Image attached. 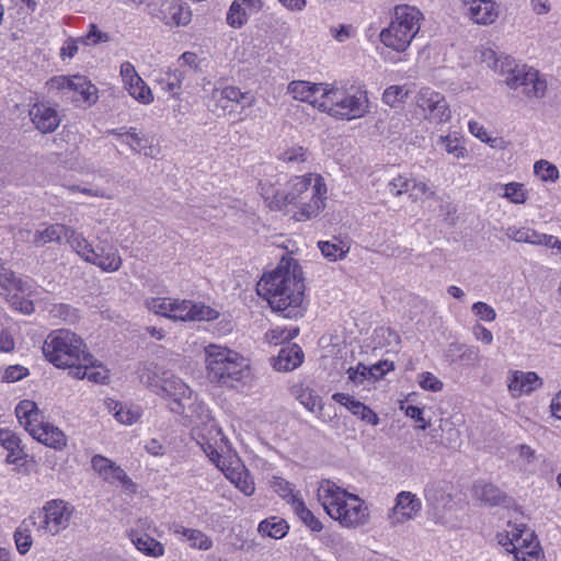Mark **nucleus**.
<instances>
[{"mask_svg": "<svg viewBox=\"0 0 561 561\" xmlns=\"http://www.w3.org/2000/svg\"><path fill=\"white\" fill-rule=\"evenodd\" d=\"M257 294L285 318L301 316L305 295L302 270L293 257H282L277 267L265 273L256 284Z\"/></svg>", "mask_w": 561, "mask_h": 561, "instance_id": "1", "label": "nucleus"}, {"mask_svg": "<svg viewBox=\"0 0 561 561\" xmlns=\"http://www.w3.org/2000/svg\"><path fill=\"white\" fill-rule=\"evenodd\" d=\"M480 60L501 76H505V84L511 89L522 88L527 98L541 99L547 92V81L539 72L526 65L519 66L507 55H497L492 48L480 49Z\"/></svg>", "mask_w": 561, "mask_h": 561, "instance_id": "2", "label": "nucleus"}, {"mask_svg": "<svg viewBox=\"0 0 561 561\" xmlns=\"http://www.w3.org/2000/svg\"><path fill=\"white\" fill-rule=\"evenodd\" d=\"M207 376L211 382L233 387L250 374L245 358L237 352L210 344L205 348Z\"/></svg>", "mask_w": 561, "mask_h": 561, "instance_id": "3", "label": "nucleus"}, {"mask_svg": "<svg viewBox=\"0 0 561 561\" xmlns=\"http://www.w3.org/2000/svg\"><path fill=\"white\" fill-rule=\"evenodd\" d=\"M319 110L339 119H356L369 112L367 91L360 88H330L323 92Z\"/></svg>", "mask_w": 561, "mask_h": 561, "instance_id": "4", "label": "nucleus"}, {"mask_svg": "<svg viewBox=\"0 0 561 561\" xmlns=\"http://www.w3.org/2000/svg\"><path fill=\"white\" fill-rule=\"evenodd\" d=\"M422 16L414 7L397 5L389 26L380 32V41L396 51H404L419 33Z\"/></svg>", "mask_w": 561, "mask_h": 561, "instance_id": "5", "label": "nucleus"}, {"mask_svg": "<svg viewBox=\"0 0 561 561\" xmlns=\"http://www.w3.org/2000/svg\"><path fill=\"white\" fill-rule=\"evenodd\" d=\"M85 352L82 339L69 330H57L47 335L43 354L56 367L71 366Z\"/></svg>", "mask_w": 561, "mask_h": 561, "instance_id": "6", "label": "nucleus"}, {"mask_svg": "<svg viewBox=\"0 0 561 561\" xmlns=\"http://www.w3.org/2000/svg\"><path fill=\"white\" fill-rule=\"evenodd\" d=\"M72 511V506L64 500H50L41 511L31 515H36L37 531L57 535L69 526Z\"/></svg>", "mask_w": 561, "mask_h": 561, "instance_id": "7", "label": "nucleus"}, {"mask_svg": "<svg viewBox=\"0 0 561 561\" xmlns=\"http://www.w3.org/2000/svg\"><path fill=\"white\" fill-rule=\"evenodd\" d=\"M316 194H327V185L322 176L308 174L291 180L288 190L277 192L275 198L280 206H288L296 205Z\"/></svg>", "mask_w": 561, "mask_h": 561, "instance_id": "8", "label": "nucleus"}, {"mask_svg": "<svg viewBox=\"0 0 561 561\" xmlns=\"http://www.w3.org/2000/svg\"><path fill=\"white\" fill-rule=\"evenodd\" d=\"M147 13L165 25H186L191 22V11L181 0H150L146 2Z\"/></svg>", "mask_w": 561, "mask_h": 561, "instance_id": "9", "label": "nucleus"}, {"mask_svg": "<svg viewBox=\"0 0 561 561\" xmlns=\"http://www.w3.org/2000/svg\"><path fill=\"white\" fill-rule=\"evenodd\" d=\"M219 317V312L204 304L192 300L172 299L169 319L181 321H210Z\"/></svg>", "mask_w": 561, "mask_h": 561, "instance_id": "10", "label": "nucleus"}, {"mask_svg": "<svg viewBox=\"0 0 561 561\" xmlns=\"http://www.w3.org/2000/svg\"><path fill=\"white\" fill-rule=\"evenodd\" d=\"M157 393L172 400L170 410L173 413L183 414L185 412V401L191 399L192 390L180 378L164 374Z\"/></svg>", "mask_w": 561, "mask_h": 561, "instance_id": "11", "label": "nucleus"}, {"mask_svg": "<svg viewBox=\"0 0 561 561\" xmlns=\"http://www.w3.org/2000/svg\"><path fill=\"white\" fill-rule=\"evenodd\" d=\"M91 465L93 470L96 471L104 481L112 484L118 482L126 492L136 493L137 485L127 476L125 470L112 460L101 455H95L91 460Z\"/></svg>", "mask_w": 561, "mask_h": 561, "instance_id": "12", "label": "nucleus"}, {"mask_svg": "<svg viewBox=\"0 0 561 561\" xmlns=\"http://www.w3.org/2000/svg\"><path fill=\"white\" fill-rule=\"evenodd\" d=\"M351 494L330 480H323L318 489V500L327 514L333 519L341 516L343 504Z\"/></svg>", "mask_w": 561, "mask_h": 561, "instance_id": "13", "label": "nucleus"}, {"mask_svg": "<svg viewBox=\"0 0 561 561\" xmlns=\"http://www.w3.org/2000/svg\"><path fill=\"white\" fill-rule=\"evenodd\" d=\"M92 254L95 259L88 262L99 266L104 272H116L122 266V257L117 249L106 240L99 238L98 243L92 244Z\"/></svg>", "mask_w": 561, "mask_h": 561, "instance_id": "14", "label": "nucleus"}, {"mask_svg": "<svg viewBox=\"0 0 561 561\" xmlns=\"http://www.w3.org/2000/svg\"><path fill=\"white\" fill-rule=\"evenodd\" d=\"M425 500L434 514L444 512L453 501V485L447 481H434L424 490Z\"/></svg>", "mask_w": 561, "mask_h": 561, "instance_id": "15", "label": "nucleus"}, {"mask_svg": "<svg viewBox=\"0 0 561 561\" xmlns=\"http://www.w3.org/2000/svg\"><path fill=\"white\" fill-rule=\"evenodd\" d=\"M325 83H311L308 81H291L288 84V92L295 100L307 102L319 108L323 100V92L329 91Z\"/></svg>", "mask_w": 561, "mask_h": 561, "instance_id": "16", "label": "nucleus"}, {"mask_svg": "<svg viewBox=\"0 0 561 561\" xmlns=\"http://www.w3.org/2000/svg\"><path fill=\"white\" fill-rule=\"evenodd\" d=\"M368 508L364 502L355 494L348 495L341 510V516L335 517L343 526L355 527L364 525L368 520Z\"/></svg>", "mask_w": 561, "mask_h": 561, "instance_id": "17", "label": "nucleus"}, {"mask_svg": "<svg viewBox=\"0 0 561 561\" xmlns=\"http://www.w3.org/2000/svg\"><path fill=\"white\" fill-rule=\"evenodd\" d=\"M28 115L36 129L43 134L55 131L60 124L57 110L46 103H35Z\"/></svg>", "mask_w": 561, "mask_h": 561, "instance_id": "18", "label": "nucleus"}, {"mask_svg": "<svg viewBox=\"0 0 561 561\" xmlns=\"http://www.w3.org/2000/svg\"><path fill=\"white\" fill-rule=\"evenodd\" d=\"M421 501L415 494L402 491L397 495L391 518L393 523H403L413 518L421 511Z\"/></svg>", "mask_w": 561, "mask_h": 561, "instance_id": "19", "label": "nucleus"}, {"mask_svg": "<svg viewBox=\"0 0 561 561\" xmlns=\"http://www.w3.org/2000/svg\"><path fill=\"white\" fill-rule=\"evenodd\" d=\"M332 399L344 405L350 412H352L355 416L359 417L362 421L367 422L370 425L379 424V416L375 413L369 407L365 405L363 402L354 399L352 396L343 392H335L332 396Z\"/></svg>", "mask_w": 561, "mask_h": 561, "instance_id": "20", "label": "nucleus"}, {"mask_svg": "<svg viewBox=\"0 0 561 561\" xmlns=\"http://www.w3.org/2000/svg\"><path fill=\"white\" fill-rule=\"evenodd\" d=\"M542 386L541 378L534 371H514L508 382V390L513 397L530 393Z\"/></svg>", "mask_w": 561, "mask_h": 561, "instance_id": "21", "label": "nucleus"}, {"mask_svg": "<svg viewBox=\"0 0 561 561\" xmlns=\"http://www.w3.org/2000/svg\"><path fill=\"white\" fill-rule=\"evenodd\" d=\"M473 496L490 506H508L512 499L502 492L496 485L478 481L472 488Z\"/></svg>", "mask_w": 561, "mask_h": 561, "instance_id": "22", "label": "nucleus"}, {"mask_svg": "<svg viewBox=\"0 0 561 561\" xmlns=\"http://www.w3.org/2000/svg\"><path fill=\"white\" fill-rule=\"evenodd\" d=\"M467 7V14L478 24H491L497 18L491 0H461Z\"/></svg>", "mask_w": 561, "mask_h": 561, "instance_id": "23", "label": "nucleus"}, {"mask_svg": "<svg viewBox=\"0 0 561 561\" xmlns=\"http://www.w3.org/2000/svg\"><path fill=\"white\" fill-rule=\"evenodd\" d=\"M30 434L39 443H43L46 446L53 447L55 449H61L64 446H66L65 434L58 427L48 423H38L35 428H31Z\"/></svg>", "mask_w": 561, "mask_h": 561, "instance_id": "24", "label": "nucleus"}, {"mask_svg": "<svg viewBox=\"0 0 561 561\" xmlns=\"http://www.w3.org/2000/svg\"><path fill=\"white\" fill-rule=\"evenodd\" d=\"M304 352L298 344H288L282 347L274 359V368L278 371H290L301 365Z\"/></svg>", "mask_w": 561, "mask_h": 561, "instance_id": "25", "label": "nucleus"}, {"mask_svg": "<svg viewBox=\"0 0 561 561\" xmlns=\"http://www.w3.org/2000/svg\"><path fill=\"white\" fill-rule=\"evenodd\" d=\"M445 356L450 364L462 363L467 366H474L480 360L478 348L456 342L448 344Z\"/></svg>", "mask_w": 561, "mask_h": 561, "instance_id": "26", "label": "nucleus"}, {"mask_svg": "<svg viewBox=\"0 0 561 561\" xmlns=\"http://www.w3.org/2000/svg\"><path fill=\"white\" fill-rule=\"evenodd\" d=\"M375 127L377 128L379 135L385 136L386 138L398 139L405 133L410 125L405 115L401 113H394L389 117L387 123L382 119H379Z\"/></svg>", "mask_w": 561, "mask_h": 561, "instance_id": "27", "label": "nucleus"}, {"mask_svg": "<svg viewBox=\"0 0 561 561\" xmlns=\"http://www.w3.org/2000/svg\"><path fill=\"white\" fill-rule=\"evenodd\" d=\"M327 194L310 195L308 199L297 203L298 210L293 215V218L297 221H307L317 217L320 211L325 207Z\"/></svg>", "mask_w": 561, "mask_h": 561, "instance_id": "28", "label": "nucleus"}, {"mask_svg": "<svg viewBox=\"0 0 561 561\" xmlns=\"http://www.w3.org/2000/svg\"><path fill=\"white\" fill-rule=\"evenodd\" d=\"M243 4L250 10L259 11L262 8L261 0H242V2L233 1L227 13V23L232 27H241L248 21V14Z\"/></svg>", "mask_w": 561, "mask_h": 561, "instance_id": "29", "label": "nucleus"}, {"mask_svg": "<svg viewBox=\"0 0 561 561\" xmlns=\"http://www.w3.org/2000/svg\"><path fill=\"white\" fill-rule=\"evenodd\" d=\"M20 442L19 436L14 432L8 428L0 430V445L9 451L5 458L7 463H19L23 458L24 451L20 446Z\"/></svg>", "mask_w": 561, "mask_h": 561, "instance_id": "30", "label": "nucleus"}, {"mask_svg": "<svg viewBox=\"0 0 561 561\" xmlns=\"http://www.w3.org/2000/svg\"><path fill=\"white\" fill-rule=\"evenodd\" d=\"M170 530L180 535L188 541L190 546L193 548H198L201 550H208L213 546V541L209 537H207L204 533L197 529H190L180 524H173L170 527Z\"/></svg>", "mask_w": 561, "mask_h": 561, "instance_id": "31", "label": "nucleus"}, {"mask_svg": "<svg viewBox=\"0 0 561 561\" xmlns=\"http://www.w3.org/2000/svg\"><path fill=\"white\" fill-rule=\"evenodd\" d=\"M15 414L21 425L31 433V428H35L39 421V410L35 402L30 400L21 401L15 408Z\"/></svg>", "mask_w": 561, "mask_h": 561, "instance_id": "32", "label": "nucleus"}, {"mask_svg": "<svg viewBox=\"0 0 561 561\" xmlns=\"http://www.w3.org/2000/svg\"><path fill=\"white\" fill-rule=\"evenodd\" d=\"M31 527L37 528L36 515L25 518L14 533L15 546L21 554H25L32 546Z\"/></svg>", "mask_w": 561, "mask_h": 561, "instance_id": "33", "label": "nucleus"}, {"mask_svg": "<svg viewBox=\"0 0 561 561\" xmlns=\"http://www.w3.org/2000/svg\"><path fill=\"white\" fill-rule=\"evenodd\" d=\"M318 248L322 255L331 262L342 260L350 252V244L346 241L334 237L330 241H319Z\"/></svg>", "mask_w": 561, "mask_h": 561, "instance_id": "34", "label": "nucleus"}, {"mask_svg": "<svg viewBox=\"0 0 561 561\" xmlns=\"http://www.w3.org/2000/svg\"><path fill=\"white\" fill-rule=\"evenodd\" d=\"M68 91L78 93L84 103L91 105L96 101L98 89L82 76H72Z\"/></svg>", "mask_w": 561, "mask_h": 561, "instance_id": "35", "label": "nucleus"}, {"mask_svg": "<svg viewBox=\"0 0 561 561\" xmlns=\"http://www.w3.org/2000/svg\"><path fill=\"white\" fill-rule=\"evenodd\" d=\"M69 229L65 225H50L44 230H37L34 234L33 242L36 245H44L48 242H60L69 233Z\"/></svg>", "mask_w": 561, "mask_h": 561, "instance_id": "36", "label": "nucleus"}, {"mask_svg": "<svg viewBox=\"0 0 561 561\" xmlns=\"http://www.w3.org/2000/svg\"><path fill=\"white\" fill-rule=\"evenodd\" d=\"M289 526L283 518L272 516L259 524V533L274 539H280L288 533Z\"/></svg>", "mask_w": 561, "mask_h": 561, "instance_id": "37", "label": "nucleus"}, {"mask_svg": "<svg viewBox=\"0 0 561 561\" xmlns=\"http://www.w3.org/2000/svg\"><path fill=\"white\" fill-rule=\"evenodd\" d=\"M291 508L300 520L309 527L312 531H320L323 528L322 523L313 515V513L306 506L300 497L291 496Z\"/></svg>", "mask_w": 561, "mask_h": 561, "instance_id": "38", "label": "nucleus"}, {"mask_svg": "<svg viewBox=\"0 0 561 561\" xmlns=\"http://www.w3.org/2000/svg\"><path fill=\"white\" fill-rule=\"evenodd\" d=\"M290 392L307 410L311 412H314L316 408L322 410L321 398L314 390L302 385H295L291 387Z\"/></svg>", "mask_w": 561, "mask_h": 561, "instance_id": "39", "label": "nucleus"}, {"mask_svg": "<svg viewBox=\"0 0 561 561\" xmlns=\"http://www.w3.org/2000/svg\"><path fill=\"white\" fill-rule=\"evenodd\" d=\"M66 240L85 262L95 259L92 254V244L81 233L69 229Z\"/></svg>", "mask_w": 561, "mask_h": 561, "instance_id": "40", "label": "nucleus"}, {"mask_svg": "<svg viewBox=\"0 0 561 561\" xmlns=\"http://www.w3.org/2000/svg\"><path fill=\"white\" fill-rule=\"evenodd\" d=\"M445 99L439 92L432 90L431 88H422L416 98V105L425 113L432 112L439 103Z\"/></svg>", "mask_w": 561, "mask_h": 561, "instance_id": "41", "label": "nucleus"}, {"mask_svg": "<svg viewBox=\"0 0 561 561\" xmlns=\"http://www.w3.org/2000/svg\"><path fill=\"white\" fill-rule=\"evenodd\" d=\"M134 546L148 557L158 558L163 554V546L148 535L131 539Z\"/></svg>", "mask_w": 561, "mask_h": 561, "instance_id": "42", "label": "nucleus"}, {"mask_svg": "<svg viewBox=\"0 0 561 561\" xmlns=\"http://www.w3.org/2000/svg\"><path fill=\"white\" fill-rule=\"evenodd\" d=\"M95 359L93 356L84 352L79 356V360L71 366H65L64 368L69 369V375L76 379H84L88 376V370L95 367Z\"/></svg>", "mask_w": 561, "mask_h": 561, "instance_id": "43", "label": "nucleus"}, {"mask_svg": "<svg viewBox=\"0 0 561 561\" xmlns=\"http://www.w3.org/2000/svg\"><path fill=\"white\" fill-rule=\"evenodd\" d=\"M125 144L135 152H144L145 156L152 157V147L147 137L136 133V128L131 127L128 129V137Z\"/></svg>", "mask_w": 561, "mask_h": 561, "instance_id": "44", "label": "nucleus"}, {"mask_svg": "<svg viewBox=\"0 0 561 561\" xmlns=\"http://www.w3.org/2000/svg\"><path fill=\"white\" fill-rule=\"evenodd\" d=\"M519 538V534H514V539H510L507 536H505V541L501 539L499 543L502 545L507 552L513 553V561H527L526 556L538 558L539 551L536 550L535 548L527 551L517 548L514 541H518Z\"/></svg>", "mask_w": 561, "mask_h": 561, "instance_id": "45", "label": "nucleus"}, {"mask_svg": "<svg viewBox=\"0 0 561 561\" xmlns=\"http://www.w3.org/2000/svg\"><path fill=\"white\" fill-rule=\"evenodd\" d=\"M0 286L5 290L16 289L24 290L25 283L15 276V273L4 266L3 261L0 259Z\"/></svg>", "mask_w": 561, "mask_h": 561, "instance_id": "46", "label": "nucleus"}, {"mask_svg": "<svg viewBox=\"0 0 561 561\" xmlns=\"http://www.w3.org/2000/svg\"><path fill=\"white\" fill-rule=\"evenodd\" d=\"M185 78V72L180 69H174L165 75V78L160 80L162 89L170 92L172 95H176L181 89L182 80Z\"/></svg>", "mask_w": 561, "mask_h": 561, "instance_id": "47", "label": "nucleus"}, {"mask_svg": "<svg viewBox=\"0 0 561 561\" xmlns=\"http://www.w3.org/2000/svg\"><path fill=\"white\" fill-rule=\"evenodd\" d=\"M213 98L218 102L226 101V103L221 104L222 108H227L229 102L239 103L242 99H244V94L240 91V89L236 87H226L222 90H216L213 92Z\"/></svg>", "mask_w": 561, "mask_h": 561, "instance_id": "48", "label": "nucleus"}, {"mask_svg": "<svg viewBox=\"0 0 561 561\" xmlns=\"http://www.w3.org/2000/svg\"><path fill=\"white\" fill-rule=\"evenodd\" d=\"M534 171L545 182H554L559 178V171L557 167L547 160H539L534 165Z\"/></svg>", "mask_w": 561, "mask_h": 561, "instance_id": "49", "label": "nucleus"}, {"mask_svg": "<svg viewBox=\"0 0 561 561\" xmlns=\"http://www.w3.org/2000/svg\"><path fill=\"white\" fill-rule=\"evenodd\" d=\"M438 145L443 146L446 152L456 158H463L467 153V149L460 144V140L457 137H451L450 135L440 136Z\"/></svg>", "mask_w": 561, "mask_h": 561, "instance_id": "50", "label": "nucleus"}, {"mask_svg": "<svg viewBox=\"0 0 561 561\" xmlns=\"http://www.w3.org/2000/svg\"><path fill=\"white\" fill-rule=\"evenodd\" d=\"M503 197L515 204H524L526 202V190L522 183L511 182L503 186Z\"/></svg>", "mask_w": 561, "mask_h": 561, "instance_id": "51", "label": "nucleus"}, {"mask_svg": "<svg viewBox=\"0 0 561 561\" xmlns=\"http://www.w3.org/2000/svg\"><path fill=\"white\" fill-rule=\"evenodd\" d=\"M110 35L107 33H104L99 30V27L91 23L89 26V32L84 35L78 38L80 43L83 45H98L100 43H106L110 41Z\"/></svg>", "mask_w": 561, "mask_h": 561, "instance_id": "52", "label": "nucleus"}, {"mask_svg": "<svg viewBox=\"0 0 561 561\" xmlns=\"http://www.w3.org/2000/svg\"><path fill=\"white\" fill-rule=\"evenodd\" d=\"M407 95L408 93L404 92L403 87L390 85L385 90L382 94V102L391 107H394L399 103L403 102Z\"/></svg>", "mask_w": 561, "mask_h": 561, "instance_id": "53", "label": "nucleus"}, {"mask_svg": "<svg viewBox=\"0 0 561 561\" xmlns=\"http://www.w3.org/2000/svg\"><path fill=\"white\" fill-rule=\"evenodd\" d=\"M307 149L300 146H295L282 152L278 159L287 163H300L307 160Z\"/></svg>", "mask_w": 561, "mask_h": 561, "instance_id": "54", "label": "nucleus"}, {"mask_svg": "<svg viewBox=\"0 0 561 561\" xmlns=\"http://www.w3.org/2000/svg\"><path fill=\"white\" fill-rule=\"evenodd\" d=\"M412 182V186L410 185V198H412L413 202L422 199L423 197L434 198L436 196V193L432 191L425 182H417L415 180Z\"/></svg>", "mask_w": 561, "mask_h": 561, "instance_id": "55", "label": "nucleus"}, {"mask_svg": "<svg viewBox=\"0 0 561 561\" xmlns=\"http://www.w3.org/2000/svg\"><path fill=\"white\" fill-rule=\"evenodd\" d=\"M272 486L275 492L278 493L283 499H287V503L291 505V496L298 497L297 494L293 493L291 484L283 478L274 477Z\"/></svg>", "mask_w": 561, "mask_h": 561, "instance_id": "56", "label": "nucleus"}, {"mask_svg": "<svg viewBox=\"0 0 561 561\" xmlns=\"http://www.w3.org/2000/svg\"><path fill=\"white\" fill-rule=\"evenodd\" d=\"M140 416L138 410L127 408L125 405H119V409L114 413V417L117 422L126 425L134 424Z\"/></svg>", "mask_w": 561, "mask_h": 561, "instance_id": "57", "label": "nucleus"}, {"mask_svg": "<svg viewBox=\"0 0 561 561\" xmlns=\"http://www.w3.org/2000/svg\"><path fill=\"white\" fill-rule=\"evenodd\" d=\"M426 117L436 123L447 122L450 118V110L446 99L440 101V103L434 110H432V112H430Z\"/></svg>", "mask_w": 561, "mask_h": 561, "instance_id": "58", "label": "nucleus"}, {"mask_svg": "<svg viewBox=\"0 0 561 561\" xmlns=\"http://www.w3.org/2000/svg\"><path fill=\"white\" fill-rule=\"evenodd\" d=\"M419 385L427 391L437 392L443 389V382L432 373H423L420 375Z\"/></svg>", "mask_w": 561, "mask_h": 561, "instance_id": "59", "label": "nucleus"}, {"mask_svg": "<svg viewBox=\"0 0 561 561\" xmlns=\"http://www.w3.org/2000/svg\"><path fill=\"white\" fill-rule=\"evenodd\" d=\"M411 181L402 175H398L388 183V191L394 196H400L410 191Z\"/></svg>", "mask_w": 561, "mask_h": 561, "instance_id": "60", "label": "nucleus"}, {"mask_svg": "<svg viewBox=\"0 0 561 561\" xmlns=\"http://www.w3.org/2000/svg\"><path fill=\"white\" fill-rule=\"evenodd\" d=\"M472 312L483 321L491 322L495 320V310L485 302L478 301L472 305Z\"/></svg>", "mask_w": 561, "mask_h": 561, "instance_id": "61", "label": "nucleus"}, {"mask_svg": "<svg viewBox=\"0 0 561 561\" xmlns=\"http://www.w3.org/2000/svg\"><path fill=\"white\" fill-rule=\"evenodd\" d=\"M369 373V367L362 363H359L356 367H350L347 369L348 379L356 385L363 383L364 380H370Z\"/></svg>", "mask_w": 561, "mask_h": 561, "instance_id": "62", "label": "nucleus"}, {"mask_svg": "<svg viewBox=\"0 0 561 561\" xmlns=\"http://www.w3.org/2000/svg\"><path fill=\"white\" fill-rule=\"evenodd\" d=\"M135 93L133 91H128L129 94L137 101L149 104L152 102L153 96L151 93L150 88L146 84V82L142 80V83H135Z\"/></svg>", "mask_w": 561, "mask_h": 561, "instance_id": "63", "label": "nucleus"}, {"mask_svg": "<svg viewBox=\"0 0 561 561\" xmlns=\"http://www.w3.org/2000/svg\"><path fill=\"white\" fill-rule=\"evenodd\" d=\"M171 301V298H153L148 302V308L157 314L169 318Z\"/></svg>", "mask_w": 561, "mask_h": 561, "instance_id": "64", "label": "nucleus"}]
</instances>
